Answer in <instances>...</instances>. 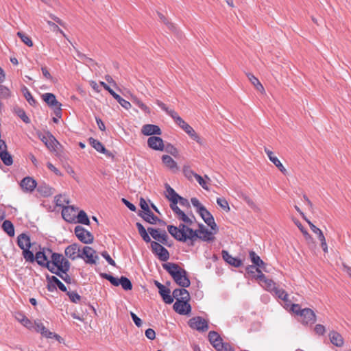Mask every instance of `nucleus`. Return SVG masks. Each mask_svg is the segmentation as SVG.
Returning a JSON list of instances; mask_svg holds the SVG:
<instances>
[{
    "label": "nucleus",
    "instance_id": "nucleus-40",
    "mask_svg": "<svg viewBox=\"0 0 351 351\" xmlns=\"http://www.w3.org/2000/svg\"><path fill=\"white\" fill-rule=\"evenodd\" d=\"M247 76L248 80L255 86L257 90L260 91L261 93L265 92L264 87L254 75L251 73H248L247 74Z\"/></svg>",
    "mask_w": 351,
    "mask_h": 351
},
{
    "label": "nucleus",
    "instance_id": "nucleus-4",
    "mask_svg": "<svg viewBox=\"0 0 351 351\" xmlns=\"http://www.w3.org/2000/svg\"><path fill=\"white\" fill-rule=\"evenodd\" d=\"M47 252L51 254V261L54 263V265L57 267L60 272L66 273L69 271L71 263L62 254L52 252L49 249L47 250Z\"/></svg>",
    "mask_w": 351,
    "mask_h": 351
},
{
    "label": "nucleus",
    "instance_id": "nucleus-25",
    "mask_svg": "<svg viewBox=\"0 0 351 351\" xmlns=\"http://www.w3.org/2000/svg\"><path fill=\"white\" fill-rule=\"evenodd\" d=\"M20 185L24 191L32 192L36 186V182L30 177H26L21 180Z\"/></svg>",
    "mask_w": 351,
    "mask_h": 351
},
{
    "label": "nucleus",
    "instance_id": "nucleus-64",
    "mask_svg": "<svg viewBox=\"0 0 351 351\" xmlns=\"http://www.w3.org/2000/svg\"><path fill=\"white\" fill-rule=\"evenodd\" d=\"M21 324L25 328L31 330L34 328V323H33L30 319H29L27 317L25 319L21 322Z\"/></svg>",
    "mask_w": 351,
    "mask_h": 351
},
{
    "label": "nucleus",
    "instance_id": "nucleus-2",
    "mask_svg": "<svg viewBox=\"0 0 351 351\" xmlns=\"http://www.w3.org/2000/svg\"><path fill=\"white\" fill-rule=\"evenodd\" d=\"M173 298L176 301L173 304V310L180 315H188L191 311V306L189 303L190 295L185 289H176L173 291Z\"/></svg>",
    "mask_w": 351,
    "mask_h": 351
},
{
    "label": "nucleus",
    "instance_id": "nucleus-27",
    "mask_svg": "<svg viewBox=\"0 0 351 351\" xmlns=\"http://www.w3.org/2000/svg\"><path fill=\"white\" fill-rule=\"evenodd\" d=\"M221 254L223 260L228 264L235 267H239L242 265V261L240 259L232 256L227 251L223 250Z\"/></svg>",
    "mask_w": 351,
    "mask_h": 351
},
{
    "label": "nucleus",
    "instance_id": "nucleus-21",
    "mask_svg": "<svg viewBox=\"0 0 351 351\" xmlns=\"http://www.w3.org/2000/svg\"><path fill=\"white\" fill-rule=\"evenodd\" d=\"M148 146L154 150L162 151L164 149L163 140L158 136H150L147 139Z\"/></svg>",
    "mask_w": 351,
    "mask_h": 351
},
{
    "label": "nucleus",
    "instance_id": "nucleus-62",
    "mask_svg": "<svg viewBox=\"0 0 351 351\" xmlns=\"http://www.w3.org/2000/svg\"><path fill=\"white\" fill-rule=\"evenodd\" d=\"M101 254L110 265H116L114 261L110 257V256L106 251L102 252Z\"/></svg>",
    "mask_w": 351,
    "mask_h": 351
},
{
    "label": "nucleus",
    "instance_id": "nucleus-54",
    "mask_svg": "<svg viewBox=\"0 0 351 351\" xmlns=\"http://www.w3.org/2000/svg\"><path fill=\"white\" fill-rule=\"evenodd\" d=\"M158 14L160 19L165 24H166V25L167 26V27L169 29H171V31H176V28L175 25L172 23L169 22L163 14H162L161 13H158Z\"/></svg>",
    "mask_w": 351,
    "mask_h": 351
},
{
    "label": "nucleus",
    "instance_id": "nucleus-41",
    "mask_svg": "<svg viewBox=\"0 0 351 351\" xmlns=\"http://www.w3.org/2000/svg\"><path fill=\"white\" fill-rule=\"evenodd\" d=\"M132 101L138 106L141 110L147 114L150 113V109L148 106H147L143 101L139 99L136 96L132 95Z\"/></svg>",
    "mask_w": 351,
    "mask_h": 351
},
{
    "label": "nucleus",
    "instance_id": "nucleus-38",
    "mask_svg": "<svg viewBox=\"0 0 351 351\" xmlns=\"http://www.w3.org/2000/svg\"><path fill=\"white\" fill-rule=\"evenodd\" d=\"M43 100L51 107L58 105L56 96L53 93H45L43 95Z\"/></svg>",
    "mask_w": 351,
    "mask_h": 351
},
{
    "label": "nucleus",
    "instance_id": "nucleus-34",
    "mask_svg": "<svg viewBox=\"0 0 351 351\" xmlns=\"http://www.w3.org/2000/svg\"><path fill=\"white\" fill-rule=\"evenodd\" d=\"M35 261L39 265L44 267L49 262L45 251H39L36 252L35 255Z\"/></svg>",
    "mask_w": 351,
    "mask_h": 351
},
{
    "label": "nucleus",
    "instance_id": "nucleus-33",
    "mask_svg": "<svg viewBox=\"0 0 351 351\" xmlns=\"http://www.w3.org/2000/svg\"><path fill=\"white\" fill-rule=\"evenodd\" d=\"M166 188V197L173 203L178 202L180 195L172 189L168 184H165Z\"/></svg>",
    "mask_w": 351,
    "mask_h": 351
},
{
    "label": "nucleus",
    "instance_id": "nucleus-1",
    "mask_svg": "<svg viewBox=\"0 0 351 351\" xmlns=\"http://www.w3.org/2000/svg\"><path fill=\"white\" fill-rule=\"evenodd\" d=\"M189 225L180 223L178 227L169 225L167 230L169 234L177 241L180 242H186L189 241V245H194V242L197 240V234Z\"/></svg>",
    "mask_w": 351,
    "mask_h": 351
},
{
    "label": "nucleus",
    "instance_id": "nucleus-42",
    "mask_svg": "<svg viewBox=\"0 0 351 351\" xmlns=\"http://www.w3.org/2000/svg\"><path fill=\"white\" fill-rule=\"evenodd\" d=\"M47 278L50 283L56 285L62 291L66 292L67 291L65 285L57 277L54 276H48Z\"/></svg>",
    "mask_w": 351,
    "mask_h": 351
},
{
    "label": "nucleus",
    "instance_id": "nucleus-50",
    "mask_svg": "<svg viewBox=\"0 0 351 351\" xmlns=\"http://www.w3.org/2000/svg\"><path fill=\"white\" fill-rule=\"evenodd\" d=\"M217 203L222 209H223L226 212L230 211V208L228 202L225 198L218 197L217 199Z\"/></svg>",
    "mask_w": 351,
    "mask_h": 351
},
{
    "label": "nucleus",
    "instance_id": "nucleus-16",
    "mask_svg": "<svg viewBox=\"0 0 351 351\" xmlns=\"http://www.w3.org/2000/svg\"><path fill=\"white\" fill-rule=\"evenodd\" d=\"M199 215L204 221V222L210 227V228L215 231V233L217 232V226L215 222V219L211 213L206 208H202V210L199 213Z\"/></svg>",
    "mask_w": 351,
    "mask_h": 351
},
{
    "label": "nucleus",
    "instance_id": "nucleus-32",
    "mask_svg": "<svg viewBox=\"0 0 351 351\" xmlns=\"http://www.w3.org/2000/svg\"><path fill=\"white\" fill-rule=\"evenodd\" d=\"M145 221L151 223L156 224L157 221L160 220L149 210L147 212H143L138 214Z\"/></svg>",
    "mask_w": 351,
    "mask_h": 351
},
{
    "label": "nucleus",
    "instance_id": "nucleus-36",
    "mask_svg": "<svg viewBox=\"0 0 351 351\" xmlns=\"http://www.w3.org/2000/svg\"><path fill=\"white\" fill-rule=\"evenodd\" d=\"M77 56L81 61L90 68H94L95 66H97V64L93 59L87 57L86 55L78 51H77Z\"/></svg>",
    "mask_w": 351,
    "mask_h": 351
},
{
    "label": "nucleus",
    "instance_id": "nucleus-22",
    "mask_svg": "<svg viewBox=\"0 0 351 351\" xmlns=\"http://www.w3.org/2000/svg\"><path fill=\"white\" fill-rule=\"evenodd\" d=\"M141 132L145 136L160 135L162 134L160 128L158 125L153 124L144 125L142 127Z\"/></svg>",
    "mask_w": 351,
    "mask_h": 351
},
{
    "label": "nucleus",
    "instance_id": "nucleus-47",
    "mask_svg": "<svg viewBox=\"0 0 351 351\" xmlns=\"http://www.w3.org/2000/svg\"><path fill=\"white\" fill-rule=\"evenodd\" d=\"M246 271L248 274H250L253 278L256 279L258 274H263L262 271L259 268H256L254 265H249L246 267Z\"/></svg>",
    "mask_w": 351,
    "mask_h": 351
},
{
    "label": "nucleus",
    "instance_id": "nucleus-56",
    "mask_svg": "<svg viewBox=\"0 0 351 351\" xmlns=\"http://www.w3.org/2000/svg\"><path fill=\"white\" fill-rule=\"evenodd\" d=\"M191 202L192 205L196 208V210L198 213L202 210V208H205V206H203L196 197L191 198Z\"/></svg>",
    "mask_w": 351,
    "mask_h": 351
},
{
    "label": "nucleus",
    "instance_id": "nucleus-12",
    "mask_svg": "<svg viewBox=\"0 0 351 351\" xmlns=\"http://www.w3.org/2000/svg\"><path fill=\"white\" fill-rule=\"evenodd\" d=\"M101 85L104 88L108 91V93L117 101V102L125 109L128 110L131 108L130 102L122 98L119 95L117 94L105 82H101Z\"/></svg>",
    "mask_w": 351,
    "mask_h": 351
},
{
    "label": "nucleus",
    "instance_id": "nucleus-59",
    "mask_svg": "<svg viewBox=\"0 0 351 351\" xmlns=\"http://www.w3.org/2000/svg\"><path fill=\"white\" fill-rule=\"evenodd\" d=\"M195 180L199 183V184L205 190L208 191V186L207 185V182L206 180L199 174L195 176Z\"/></svg>",
    "mask_w": 351,
    "mask_h": 351
},
{
    "label": "nucleus",
    "instance_id": "nucleus-60",
    "mask_svg": "<svg viewBox=\"0 0 351 351\" xmlns=\"http://www.w3.org/2000/svg\"><path fill=\"white\" fill-rule=\"evenodd\" d=\"M45 267H46L51 273L59 275V270H58L57 267L54 265V263L53 261H49L47 265H46Z\"/></svg>",
    "mask_w": 351,
    "mask_h": 351
},
{
    "label": "nucleus",
    "instance_id": "nucleus-13",
    "mask_svg": "<svg viewBox=\"0 0 351 351\" xmlns=\"http://www.w3.org/2000/svg\"><path fill=\"white\" fill-rule=\"evenodd\" d=\"M81 252L80 245L77 243H73L67 246L64 250L66 256L73 261L82 257Z\"/></svg>",
    "mask_w": 351,
    "mask_h": 351
},
{
    "label": "nucleus",
    "instance_id": "nucleus-15",
    "mask_svg": "<svg viewBox=\"0 0 351 351\" xmlns=\"http://www.w3.org/2000/svg\"><path fill=\"white\" fill-rule=\"evenodd\" d=\"M76 211L77 208L74 206H67L62 208V216L69 223H76Z\"/></svg>",
    "mask_w": 351,
    "mask_h": 351
},
{
    "label": "nucleus",
    "instance_id": "nucleus-53",
    "mask_svg": "<svg viewBox=\"0 0 351 351\" xmlns=\"http://www.w3.org/2000/svg\"><path fill=\"white\" fill-rule=\"evenodd\" d=\"M179 220L182 221L184 223L191 226L193 224V220L190 219L183 211H182L178 216Z\"/></svg>",
    "mask_w": 351,
    "mask_h": 351
},
{
    "label": "nucleus",
    "instance_id": "nucleus-6",
    "mask_svg": "<svg viewBox=\"0 0 351 351\" xmlns=\"http://www.w3.org/2000/svg\"><path fill=\"white\" fill-rule=\"evenodd\" d=\"M74 232L77 238L84 244H90L94 241V236L81 226L75 228Z\"/></svg>",
    "mask_w": 351,
    "mask_h": 351
},
{
    "label": "nucleus",
    "instance_id": "nucleus-30",
    "mask_svg": "<svg viewBox=\"0 0 351 351\" xmlns=\"http://www.w3.org/2000/svg\"><path fill=\"white\" fill-rule=\"evenodd\" d=\"M250 257L251 258L252 262L256 268H259V269H263L266 271L265 266L266 264L261 259L260 256H258L254 251L250 252Z\"/></svg>",
    "mask_w": 351,
    "mask_h": 351
},
{
    "label": "nucleus",
    "instance_id": "nucleus-29",
    "mask_svg": "<svg viewBox=\"0 0 351 351\" xmlns=\"http://www.w3.org/2000/svg\"><path fill=\"white\" fill-rule=\"evenodd\" d=\"M279 299L284 302L285 306L288 308L290 305V300H289V295L287 293L282 289L277 287L272 292Z\"/></svg>",
    "mask_w": 351,
    "mask_h": 351
},
{
    "label": "nucleus",
    "instance_id": "nucleus-11",
    "mask_svg": "<svg viewBox=\"0 0 351 351\" xmlns=\"http://www.w3.org/2000/svg\"><path fill=\"white\" fill-rule=\"evenodd\" d=\"M147 231L152 237L157 241L158 243L159 242L164 245H167L168 235L165 230L149 227L147 228Z\"/></svg>",
    "mask_w": 351,
    "mask_h": 351
},
{
    "label": "nucleus",
    "instance_id": "nucleus-61",
    "mask_svg": "<svg viewBox=\"0 0 351 351\" xmlns=\"http://www.w3.org/2000/svg\"><path fill=\"white\" fill-rule=\"evenodd\" d=\"M16 114L25 123H29L30 122L29 118L26 115L23 110L19 109L16 111Z\"/></svg>",
    "mask_w": 351,
    "mask_h": 351
},
{
    "label": "nucleus",
    "instance_id": "nucleus-52",
    "mask_svg": "<svg viewBox=\"0 0 351 351\" xmlns=\"http://www.w3.org/2000/svg\"><path fill=\"white\" fill-rule=\"evenodd\" d=\"M23 254L27 261L34 262L35 261V256L29 248L23 250Z\"/></svg>",
    "mask_w": 351,
    "mask_h": 351
},
{
    "label": "nucleus",
    "instance_id": "nucleus-20",
    "mask_svg": "<svg viewBox=\"0 0 351 351\" xmlns=\"http://www.w3.org/2000/svg\"><path fill=\"white\" fill-rule=\"evenodd\" d=\"M256 279L259 280L262 287L271 293L277 287L276 283L272 280L267 279L263 274H258Z\"/></svg>",
    "mask_w": 351,
    "mask_h": 351
},
{
    "label": "nucleus",
    "instance_id": "nucleus-58",
    "mask_svg": "<svg viewBox=\"0 0 351 351\" xmlns=\"http://www.w3.org/2000/svg\"><path fill=\"white\" fill-rule=\"evenodd\" d=\"M47 23L50 26L51 31L54 32H60L64 37H66V35L64 33V32L61 29H60V27L55 23L51 22L50 21H47Z\"/></svg>",
    "mask_w": 351,
    "mask_h": 351
},
{
    "label": "nucleus",
    "instance_id": "nucleus-3",
    "mask_svg": "<svg viewBox=\"0 0 351 351\" xmlns=\"http://www.w3.org/2000/svg\"><path fill=\"white\" fill-rule=\"evenodd\" d=\"M162 267L171 275L175 282L182 289L190 286L191 282L187 276L186 271L178 264L167 263L162 264Z\"/></svg>",
    "mask_w": 351,
    "mask_h": 351
},
{
    "label": "nucleus",
    "instance_id": "nucleus-48",
    "mask_svg": "<svg viewBox=\"0 0 351 351\" xmlns=\"http://www.w3.org/2000/svg\"><path fill=\"white\" fill-rule=\"evenodd\" d=\"M183 173L185 177L189 180H192L193 178H195V176L197 175V173H195L189 166H184Z\"/></svg>",
    "mask_w": 351,
    "mask_h": 351
},
{
    "label": "nucleus",
    "instance_id": "nucleus-37",
    "mask_svg": "<svg viewBox=\"0 0 351 351\" xmlns=\"http://www.w3.org/2000/svg\"><path fill=\"white\" fill-rule=\"evenodd\" d=\"M156 104L166 113L169 115L173 120H175V117H177L178 116V114L172 109H169V108L161 101L156 100Z\"/></svg>",
    "mask_w": 351,
    "mask_h": 351
},
{
    "label": "nucleus",
    "instance_id": "nucleus-35",
    "mask_svg": "<svg viewBox=\"0 0 351 351\" xmlns=\"http://www.w3.org/2000/svg\"><path fill=\"white\" fill-rule=\"evenodd\" d=\"M162 162L170 169L177 170L178 166L176 162L169 156L164 155L162 157Z\"/></svg>",
    "mask_w": 351,
    "mask_h": 351
},
{
    "label": "nucleus",
    "instance_id": "nucleus-23",
    "mask_svg": "<svg viewBox=\"0 0 351 351\" xmlns=\"http://www.w3.org/2000/svg\"><path fill=\"white\" fill-rule=\"evenodd\" d=\"M264 150L266 153V154L267 155L269 159L270 160V161H271L274 165L283 173V174H286L287 173V169L284 167V166L282 165V164L281 163V162L279 160V159L275 156L274 155V153L269 150V149H267V147H265L264 148Z\"/></svg>",
    "mask_w": 351,
    "mask_h": 351
},
{
    "label": "nucleus",
    "instance_id": "nucleus-46",
    "mask_svg": "<svg viewBox=\"0 0 351 351\" xmlns=\"http://www.w3.org/2000/svg\"><path fill=\"white\" fill-rule=\"evenodd\" d=\"M119 285H121L122 288L125 290H131L132 289V285L131 281L126 277L121 276L119 280Z\"/></svg>",
    "mask_w": 351,
    "mask_h": 351
},
{
    "label": "nucleus",
    "instance_id": "nucleus-26",
    "mask_svg": "<svg viewBox=\"0 0 351 351\" xmlns=\"http://www.w3.org/2000/svg\"><path fill=\"white\" fill-rule=\"evenodd\" d=\"M330 342L337 347H342L344 344V340L341 335L337 331L332 330L329 333Z\"/></svg>",
    "mask_w": 351,
    "mask_h": 351
},
{
    "label": "nucleus",
    "instance_id": "nucleus-31",
    "mask_svg": "<svg viewBox=\"0 0 351 351\" xmlns=\"http://www.w3.org/2000/svg\"><path fill=\"white\" fill-rule=\"evenodd\" d=\"M17 244L21 250L29 248L31 246L29 237L23 233L18 237Z\"/></svg>",
    "mask_w": 351,
    "mask_h": 351
},
{
    "label": "nucleus",
    "instance_id": "nucleus-7",
    "mask_svg": "<svg viewBox=\"0 0 351 351\" xmlns=\"http://www.w3.org/2000/svg\"><path fill=\"white\" fill-rule=\"evenodd\" d=\"M152 252L158 256L161 261H167L169 258V253L161 244L157 241L151 242Z\"/></svg>",
    "mask_w": 351,
    "mask_h": 351
},
{
    "label": "nucleus",
    "instance_id": "nucleus-18",
    "mask_svg": "<svg viewBox=\"0 0 351 351\" xmlns=\"http://www.w3.org/2000/svg\"><path fill=\"white\" fill-rule=\"evenodd\" d=\"M208 339L213 346L217 350L221 351L223 350L224 343L219 335L215 331H210L208 333Z\"/></svg>",
    "mask_w": 351,
    "mask_h": 351
},
{
    "label": "nucleus",
    "instance_id": "nucleus-49",
    "mask_svg": "<svg viewBox=\"0 0 351 351\" xmlns=\"http://www.w3.org/2000/svg\"><path fill=\"white\" fill-rule=\"evenodd\" d=\"M23 93L26 100L30 105L33 106L36 103V100L33 98L31 93L27 87H24L23 88Z\"/></svg>",
    "mask_w": 351,
    "mask_h": 351
},
{
    "label": "nucleus",
    "instance_id": "nucleus-51",
    "mask_svg": "<svg viewBox=\"0 0 351 351\" xmlns=\"http://www.w3.org/2000/svg\"><path fill=\"white\" fill-rule=\"evenodd\" d=\"M17 35L19 37H20L21 40L27 46L32 47L33 45V42H32V39L27 35H26L21 32H19L17 33Z\"/></svg>",
    "mask_w": 351,
    "mask_h": 351
},
{
    "label": "nucleus",
    "instance_id": "nucleus-39",
    "mask_svg": "<svg viewBox=\"0 0 351 351\" xmlns=\"http://www.w3.org/2000/svg\"><path fill=\"white\" fill-rule=\"evenodd\" d=\"M195 232L197 235V239H199L204 241H213L215 239L213 233L208 230L202 231V234H199L197 231Z\"/></svg>",
    "mask_w": 351,
    "mask_h": 351
},
{
    "label": "nucleus",
    "instance_id": "nucleus-19",
    "mask_svg": "<svg viewBox=\"0 0 351 351\" xmlns=\"http://www.w3.org/2000/svg\"><path fill=\"white\" fill-rule=\"evenodd\" d=\"M7 145L4 141H0V158L3 162L10 166L12 164L13 160L12 156L7 152Z\"/></svg>",
    "mask_w": 351,
    "mask_h": 351
},
{
    "label": "nucleus",
    "instance_id": "nucleus-63",
    "mask_svg": "<svg viewBox=\"0 0 351 351\" xmlns=\"http://www.w3.org/2000/svg\"><path fill=\"white\" fill-rule=\"evenodd\" d=\"M319 241L321 243L320 244H321V247H322L323 251L325 253H327L328 252V245H327L326 239H325L324 234H320Z\"/></svg>",
    "mask_w": 351,
    "mask_h": 351
},
{
    "label": "nucleus",
    "instance_id": "nucleus-28",
    "mask_svg": "<svg viewBox=\"0 0 351 351\" xmlns=\"http://www.w3.org/2000/svg\"><path fill=\"white\" fill-rule=\"evenodd\" d=\"M89 143L92 145V147H94L97 152L104 154L108 156H112V154L105 148V147L103 145V144L100 141H99L93 138H90Z\"/></svg>",
    "mask_w": 351,
    "mask_h": 351
},
{
    "label": "nucleus",
    "instance_id": "nucleus-43",
    "mask_svg": "<svg viewBox=\"0 0 351 351\" xmlns=\"http://www.w3.org/2000/svg\"><path fill=\"white\" fill-rule=\"evenodd\" d=\"M2 228L9 236L13 237L14 235V228L10 221H4L2 224Z\"/></svg>",
    "mask_w": 351,
    "mask_h": 351
},
{
    "label": "nucleus",
    "instance_id": "nucleus-55",
    "mask_svg": "<svg viewBox=\"0 0 351 351\" xmlns=\"http://www.w3.org/2000/svg\"><path fill=\"white\" fill-rule=\"evenodd\" d=\"M66 294L71 302L77 303L80 301L81 297L77 292L68 291Z\"/></svg>",
    "mask_w": 351,
    "mask_h": 351
},
{
    "label": "nucleus",
    "instance_id": "nucleus-24",
    "mask_svg": "<svg viewBox=\"0 0 351 351\" xmlns=\"http://www.w3.org/2000/svg\"><path fill=\"white\" fill-rule=\"evenodd\" d=\"M49 139H48L47 143H46V147L52 152H54L56 155L60 156V144L59 142L55 138L53 135L49 136Z\"/></svg>",
    "mask_w": 351,
    "mask_h": 351
},
{
    "label": "nucleus",
    "instance_id": "nucleus-10",
    "mask_svg": "<svg viewBox=\"0 0 351 351\" xmlns=\"http://www.w3.org/2000/svg\"><path fill=\"white\" fill-rule=\"evenodd\" d=\"M189 326L198 331H206L208 329L207 321L202 317H194L189 321Z\"/></svg>",
    "mask_w": 351,
    "mask_h": 351
},
{
    "label": "nucleus",
    "instance_id": "nucleus-17",
    "mask_svg": "<svg viewBox=\"0 0 351 351\" xmlns=\"http://www.w3.org/2000/svg\"><path fill=\"white\" fill-rule=\"evenodd\" d=\"M301 322L304 325H312L316 322V315L314 311L308 308H303Z\"/></svg>",
    "mask_w": 351,
    "mask_h": 351
},
{
    "label": "nucleus",
    "instance_id": "nucleus-5",
    "mask_svg": "<svg viewBox=\"0 0 351 351\" xmlns=\"http://www.w3.org/2000/svg\"><path fill=\"white\" fill-rule=\"evenodd\" d=\"M174 121L179 125L193 140L198 144L203 145V141L200 136L195 132L193 128L186 123L179 115L175 117Z\"/></svg>",
    "mask_w": 351,
    "mask_h": 351
},
{
    "label": "nucleus",
    "instance_id": "nucleus-14",
    "mask_svg": "<svg viewBox=\"0 0 351 351\" xmlns=\"http://www.w3.org/2000/svg\"><path fill=\"white\" fill-rule=\"evenodd\" d=\"M154 285L158 289L160 295H161L163 301L166 304H171L173 302V295H171V291L169 289L166 288L158 281L155 280Z\"/></svg>",
    "mask_w": 351,
    "mask_h": 351
},
{
    "label": "nucleus",
    "instance_id": "nucleus-57",
    "mask_svg": "<svg viewBox=\"0 0 351 351\" xmlns=\"http://www.w3.org/2000/svg\"><path fill=\"white\" fill-rule=\"evenodd\" d=\"M288 307H290L291 310L297 315H302L303 309L301 308V306L299 304H291V302H290V305Z\"/></svg>",
    "mask_w": 351,
    "mask_h": 351
},
{
    "label": "nucleus",
    "instance_id": "nucleus-8",
    "mask_svg": "<svg viewBox=\"0 0 351 351\" xmlns=\"http://www.w3.org/2000/svg\"><path fill=\"white\" fill-rule=\"evenodd\" d=\"M80 258L84 260L87 264H96L97 261L99 259L98 256L96 254V251L89 246H84L81 252Z\"/></svg>",
    "mask_w": 351,
    "mask_h": 351
},
{
    "label": "nucleus",
    "instance_id": "nucleus-45",
    "mask_svg": "<svg viewBox=\"0 0 351 351\" xmlns=\"http://www.w3.org/2000/svg\"><path fill=\"white\" fill-rule=\"evenodd\" d=\"M56 204L58 206H61L62 208L69 204V200L66 195H58L55 197Z\"/></svg>",
    "mask_w": 351,
    "mask_h": 351
},
{
    "label": "nucleus",
    "instance_id": "nucleus-9",
    "mask_svg": "<svg viewBox=\"0 0 351 351\" xmlns=\"http://www.w3.org/2000/svg\"><path fill=\"white\" fill-rule=\"evenodd\" d=\"M34 329L38 332H40L42 336L46 337V338H55L58 341H60V336L49 331L45 326L43 325V324L40 320H36L34 322Z\"/></svg>",
    "mask_w": 351,
    "mask_h": 351
},
{
    "label": "nucleus",
    "instance_id": "nucleus-44",
    "mask_svg": "<svg viewBox=\"0 0 351 351\" xmlns=\"http://www.w3.org/2000/svg\"><path fill=\"white\" fill-rule=\"evenodd\" d=\"M76 222H78L84 225H89L90 220L84 210H80L76 216Z\"/></svg>",
    "mask_w": 351,
    "mask_h": 351
}]
</instances>
